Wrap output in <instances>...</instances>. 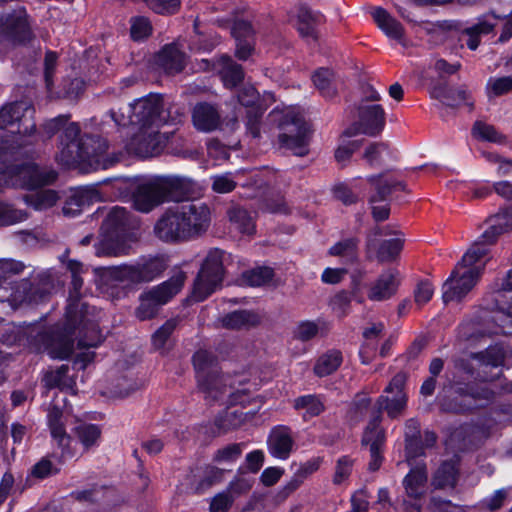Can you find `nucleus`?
<instances>
[{"label":"nucleus","instance_id":"nucleus-1","mask_svg":"<svg viewBox=\"0 0 512 512\" xmlns=\"http://www.w3.org/2000/svg\"><path fill=\"white\" fill-rule=\"evenodd\" d=\"M210 221V209L206 204L185 202L166 209L155 222L153 232L162 242L183 243L204 234Z\"/></svg>","mask_w":512,"mask_h":512},{"label":"nucleus","instance_id":"nucleus-2","mask_svg":"<svg viewBox=\"0 0 512 512\" xmlns=\"http://www.w3.org/2000/svg\"><path fill=\"white\" fill-rule=\"evenodd\" d=\"M109 144L101 138H87L80 134V127L70 122L60 137L59 153L56 159L64 166L86 164L92 170L107 169L122 156L121 153H108Z\"/></svg>","mask_w":512,"mask_h":512},{"label":"nucleus","instance_id":"nucleus-3","mask_svg":"<svg viewBox=\"0 0 512 512\" xmlns=\"http://www.w3.org/2000/svg\"><path fill=\"white\" fill-rule=\"evenodd\" d=\"M406 375L404 373H397L389 382L377 400V410L373 413L372 419L369 422L362 442L369 446L371 460L369 462V469L376 471L379 469L382 457L381 446L384 443V432L379 427L381 421V411H386L387 415L395 419L402 415L407 405V395L405 393Z\"/></svg>","mask_w":512,"mask_h":512},{"label":"nucleus","instance_id":"nucleus-4","mask_svg":"<svg viewBox=\"0 0 512 512\" xmlns=\"http://www.w3.org/2000/svg\"><path fill=\"white\" fill-rule=\"evenodd\" d=\"M193 364L199 390L209 402H218L221 405H244L248 395L243 389H234L228 376H221L217 360L207 350H199L193 356Z\"/></svg>","mask_w":512,"mask_h":512},{"label":"nucleus","instance_id":"nucleus-5","mask_svg":"<svg viewBox=\"0 0 512 512\" xmlns=\"http://www.w3.org/2000/svg\"><path fill=\"white\" fill-rule=\"evenodd\" d=\"M185 279V273L179 271L169 280L143 292L139 297L140 304L135 311L136 317L141 321L155 317L159 308L180 292Z\"/></svg>","mask_w":512,"mask_h":512},{"label":"nucleus","instance_id":"nucleus-6","mask_svg":"<svg viewBox=\"0 0 512 512\" xmlns=\"http://www.w3.org/2000/svg\"><path fill=\"white\" fill-rule=\"evenodd\" d=\"M269 117L272 121L279 122L280 145L291 150L295 155H306L308 152V129L302 118L290 110L286 113L273 110Z\"/></svg>","mask_w":512,"mask_h":512},{"label":"nucleus","instance_id":"nucleus-7","mask_svg":"<svg viewBox=\"0 0 512 512\" xmlns=\"http://www.w3.org/2000/svg\"><path fill=\"white\" fill-rule=\"evenodd\" d=\"M126 111L134 113V122L139 128H160L176 120L164 107L161 96L156 94L135 100L126 106Z\"/></svg>","mask_w":512,"mask_h":512},{"label":"nucleus","instance_id":"nucleus-8","mask_svg":"<svg viewBox=\"0 0 512 512\" xmlns=\"http://www.w3.org/2000/svg\"><path fill=\"white\" fill-rule=\"evenodd\" d=\"M223 251L210 250L197 275L193 287V297L203 301L221 284L223 279Z\"/></svg>","mask_w":512,"mask_h":512},{"label":"nucleus","instance_id":"nucleus-9","mask_svg":"<svg viewBox=\"0 0 512 512\" xmlns=\"http://www.w3.org/2000/svg\"><path fill=\"white\" fill-rule=\"evenodd\" d=\"M0 128L12 134L30 136L36 128L34 108L26 101L11 103L0 110Z\"/></svg>","mask_w":512,"mask_h":512},{"label":"nucleus","instance_id":"nucleus-10","mask_svg":"<svg viewBox=\"0 0 512 512\" xmlns=\"http://www.w3.org/2000/svg\"><path fill=\"white\" fill-rule=\"evenodd\" d=\"M385 110L378 103L359 102L356 106L357 120L345 131L347 137L366 134L376 136L385 126Z\"/></svg>","mask_w":512,"mask_h":512},{"label":"nucleus","instance_id":"nucleus-11","mask_svg":"<svg viewBox=\"0 0 512 512\" xmlns=\"http://www.w3.org/2000/svg\"><path fill=\"white\" fill-rule=\"evenodd\" d=\"M172 133L160 132V128H139L127 144V150L143 158L156 156L164 150Z\"/></svg>","mask_w":512,"mask_h":512},{"label":"nucleus","instance_id":"nucleus-12","mask_svg":"<svg viewBox=\"0 0 512 512\" xmlns=\"http://www.w3.org/2000/svg\"><path fill=\"white\" fill-rule=\"evenodd\" d=\"M368 181L375 186V194L369 198L371 205V214L376 222L385 221L390 215L389 204H378L386 200L387 196L393 191L401 190L407 192L406 184L398 180L384 179L383 175L371 176Z\"/></svg>","mask_w":512,"mask_h":512},{"label":"nucleus","instance_id":"nucleus-13","mask_svg":"<svg viewBox=\"0 0 512 512\" xmlns=\"http://www.w3.org/2000/svg\"><path fill=\"white\" fill-rule=\"evenodd\" d=\"M479 276L467 269H458L455 266L450 277L443 284L444 302L459 301L463 299L477 284Z\"/></svg>","mask_w":512,"mask_h":512},{"label":"nucleus","instance_id":"nucleus-14","mask_svg":"<svg viewBox=\"0 0 512 512\" xmlns=\"http://www.w3.org/2000/svg\"><path fill=\"white\" fill-rule=\"evenodd\" d=\"M56 177L57 174L52 169L26 163L13 170V185L32 190L52 183Z\"/></svg>","mask_w":512,"mask_h":512},{"label":"nucleus","instance_id":"nucleus-15","mask_svg":"<svg viewBox=\"0 0 512 512\" xmlns=\"http://www.w3.org/2000/svg\"><path fill=\"white\" fill-rule=\"evenodd\" d=\"M490 245L491 244H488L486 241H483L480 236L456 264L458 269H467L480 277L489 260L488 247Z\"/></svg>","mask_w":512,"mask_h":512},{"label":"nucleus","instance_id":"nucleus-16","mask_svg":"<svg viewBox=\"0 0 512 512\" xmlns=\"http://www.w3.org/2000/svg\"><path fill=\"white\" fill-rule=\"evenodd\" d=\"M231 34L236 42V56L240 60H246L254 51L255 29L252 24L245 19H237L231 26Z\"/></svg>","mask_w":512,"mask_h":512},{"label":"nucleus","instance_id":"nucleus-17","mask_svg":"<svg viewBox=\"0 0 512 512\" xmlns=\"http://www.w3.org/2000/svg\"><path fill=\"white\" fill-rule=\"evenodd\" d=\"M0 33L13 41L24 42L30 38L31 32L25 11L19 10L0 17Z\"/></svg>","mask_w":512,"mask_h":512},{"label":"nucleus","instance_id":"nucleus-18","mask_svg":"<svg viewBox=\"0 0 512 512\" xmlns=\"http://www.w3.org/2000/svg\"><path fill=\"white\" fill-rule=\"evenodd\" d=\"M132 199L134 208L144 213L163 203L155 178L139 184L133 192Z\"/></svg>","mask_w":512,"mask_h":512},{"label":"nucleus","instance_id":"nucleus-19","mask_svg":"<svg viewBox=\"0 0 512 512\" xmlns=\"http://www.w3.org/2000/svg\"><path fill=\"white\" fill-rule=\"evenodd\" d=\"M71 308L72 306L69 307L67 312L68 324L64 333L53 336L46 346L48 354L54 359H67L73 352L74 344L70 334L77 321L71 316Z\"/></svg>","mask_w":512,"mask_h":512},{"label":"nucleus","instance_id":"nucleus-20","mask_svg":"<svg viewBox=\"0 0 512 512\" xmlns=\"http://www.w3.org/2000/svg\"><path fill=\"white\" fill-rule=\"evenodd\" d=\"M399 285V273L389 269L383 272L368 291V298L372 301H385L391 298L397 291Z\"/></svg>","mask_w":512,"mask_h":512},{"label":"nucleus","instance_id":"nucleus-21","mask_svg":"<svg viewBox=\"0 0 512 512\" xmlns=\"http://www.w3.org/2000/svg\"><path fill=\"white\" fill-rule=\"evenodd\" d=\"M269 453L280 460H286L294 446V439L289 428L280 426L274 428L267 440Z\"/></svg>","mask_w":512,"mask_h":512},{"label":"nucleus","instance_id":"nucleus-22","mask_svg":"<svg viewBox=\"0 0 512 512\" xmlns=\"http://www.w3.org/2000/svg\"><path fill=\"white\" fill-rule=\"evenodd\" d=\"M431 96L440 100L447 106L466 105L470 111L474 108V101L472 100L471 92L465 87L452 89L443 85H438L432 88Z\"/></svg>","mask_w":512,"mask_h":512},{"label":"nucleus","instance_id":"nucleus-23","mask_svg":"<svg viewBox=\"0 0 512 512\" xmlns=\"http://www.w3.org/2000/svg\"><path fill=\"white\" fill-rule=\"evenodd\" d=\"M131 249L129 242L118 232L105 235L96 245L95 254L98 257H118L127 255Z\"/></svg>","mask_w":512,"mask_h":512},{"label":"nucleus","instance_id":"nucleus-24","mask_svg":"<svg viewBox=\"0 0 512 512\" xmlns=\"http://www.w3.org/2000/svg\"><path fill=\"white\" fill-rule=\"evenodd\" d=\"M193 124L197 130L210 132L220 124V115L216 108L207 103L197 104L192 114Z\"/></svg>","mask_w":512,"mask_h":512},{"label":"nucleus","instance_id":"nucleus-25","mask_svg":"<svg viewBox=\"0 0 512 512\" xmlns=\"http://www.w3.org/2000/svg\"><path fill=\"white\" fill-rule=\"evenodd\" d=\"M157 64L168 74L178 73L185 67V54L176 45H167L157 55Z\"/></svg>","mask_w":512,"mask_h":512},{"label":"nucleus","instance_id":"nucleus-26","mask_svg":"<svg viewBox=\"0 0 512 512\" xmlns=\"http://www.w3.org/2000/svg\"><path fill=\"white\" fill-rule=\"evenodd\" d=\"M163 202L179 201L186 194L188 182L180 177L168 176L155 178Z\"/></svg>","mask_w":512,"mask_h":512},{"label":"nucleus","instance_id":"nucleus-27","mask_svg":"<svg viewBox=\"0 0 512 512\" xmlns=\"http://www.w3.org/2000/svg\"><path fill=\"white\" fill-rule=\"evenodd\" d=\"M490 222V226L482 233L481 239L488 244H494L502 233L512 228V208L492 216Z\"/></svg>","mask_w":512,"mask_h":512},{"label":"nucleus","instance_id":"nucleus-28","mask_svg":"<svg viewBox=\"0 0 512 512\" xmlns=\"http://www.w3.org/2000/svg\"><path fill=\"white\" fill-rule=\"evenodd\" d=\"M213 69H216L221 74L226 87H235L244 77L241 66L234 63L227 55L221 56L217 62L213 64Z\"/></svg>","mask_w":512,"mask_h":512},{"label":"nucleus","instance_id":"nucleus-29","mask_svg":"<svg viewBox=\"0 0 512 512\" xmlns=\"http://www.w3.org/2000/svg\"><path fill=\"white\" fill-rule=\"evenodd\" d=\"M495 302L494 307L499 311L512 316V270L498 284L492 293Z\"/></svg>","mask_w":512,"mask_h":512},{"label":"nucleus","instance_id":"nucleus-30","mask_svg":"<svg viewBox=\"0 0 512 512\" xmlns=\"http://www.w3.org/2000/svg\"><path fill=\"white\" fill-rule=\"evenodd\" d=\"M377 26L389 38L400 41L404 35L403 26L392 17L385 9L378 7L372 13Z\"/></svg>","mask_w":512,"mask_h":512},{"label":"nucleus","instance_id":"nucleus-31","mask_svg":"<svg viewBox=\"0 0 512 512\" xmlns=\"http://www.w3.org/2000/svg\"><path fill=\"white\" fill-rule=\"evenodd\" d=\"M322 464L321 457H313L297 465L291 480L287 483L285 489L292 492L299 488L304 481L314 474ZM296 466V464H294Z\"/></svg>","mask_w":512,"mask_h":512},{"label":"nucleus","instance_id":"nucleus-32","mask_svg":"<svg viewBox=\"0 0 512 512\" xmlns=\"http://www.w3.org/2000/svg\"><path fill=\"white\" fill-rule=\"evenodd\" d=\"M321 21V16L312 13L306 8L299 10L297 15L296 28L301 35L307 41H317L316 26Z\"/></svg>","mask_w":512,"mask_h":512},{"label":"nucleus","instance_id":"nucleus-33","mask_svg":"<svg viewBox=\"0 0 512 512\" xmlns=\"http://www.w3.org/2000/svg\"><path fill=\"white\" fill-rule=\"evenodd\" d=\"M427 472L425 467H416L404 478L403 485L407 495L411 498H420L425 493Z\"/></svg>","mask_w":512,"mask_h":512},{"label":"nucleus","instance_id":"nucleus-34","mask_svg":"<svg viewBox=\"0 0 512 512\" xmlns=\"http://www.w3.org/2000/svg\"><path fill=\"white\" fill-rule=\"evenodd\" d=\"M62 416V411L58 407L53 406L48 411L47 423L50 428L52 438L57 441L60 447L65 448L70 443V437L66 433Z\"/></svg>","mask_w":512,"mask_h":512},{"label":"nucleus","instance_id":"nucleus-35","mask_svg":"<svg viewBox=\"0 0 512 512\" xmlns=\"http://www.w3.org/2000/svg\"><path fill=\"white\" fill-rule=\"evenodd\" d=\"M134 266L137 283L151 281L166 269L165 261L160 257L150 258Z\"/></svg>","mask_w":512,"mask_h":512},{"label":"nucleus","instance_id":"nucleus-36","mask_svg":"<svg viewBox=\"0 0 512 512\" xmlns=\"http://www.w3.org/2000/svg\"><path fill=\"white\" fill-rule=\"evenodd\" d=\"M259 320L257 314L247 310H239L225 315L221 319V324L228 329H241L254 326L259 323Z\"/></svg>","mask_w":512,"mask_h":512},{"label":"nucleus","instance_id":"nucleus-37","mask_svg":"<svg viewBox=\"0 0 512 512\" xmlns=\"http://www.w3.org/2000/svg\"><path fill=\"white\" fill-rule=\"evenodd\" d=\"M293 407L298 411H303L305 420L320 415L325 409L322 399L316 395L297 397L293 402Z\"/></svg>","mask_w":512,"mask_h":512},{"label":"nucleus","instance_id":"nucleus-38","mask_svg":"<svg viewBox=\"0 0 512 512\" xmlns=\"http://www.w3.org/2000/svg\"><path fill=\"white\" fill-rule=\"evenodd\" d=\"M101 429L95 424H80L75 428V436L85 452L99 445Z\"/></svg>","mask_w":512,"mask_h":512},{"label":"nucleus","instance_id":"nucleus-39","mask_svg":"<svg viewBox=\"0 0 512 512\" xmlns=\"http://www.w3.org/2000/svg\"><path fill=\"white\" fill-rule=\"evenodd\" d=\"M457 474L456 462H444L437 469L432 484L435 488L440 489L454 488L457 482Z\"/></svg>","mask_w":512,"mask_h":512},{"label":"nucleus","instance_id":"nucleus-40","mask_svg":"<svg viewBox=\"0 0 512 512\" xmlns=\"http://www.w3.org/2000/svg\"><path fill=\"white\" fill-rule=\"evenodd\" d=\"M342 363V354L337 350H330L322 354L316 361L314 373L318 377H325L335 372Z\"/></svg>","mask_w":512,"mask_h":512},{"label":"nucleus","instance_id":"nucleus-41","mask_svg":"<svg viewBox=\"0 0 512 512\" xmlns=\"http://www.w3.org/2000/svg\"><path fill=\"white\" fill-rule=\"evenodd\" d=\"M404 239L402 237H394L383 242H377L376 249H372V252L376 254L379 261H391L399 255L403 248Z\"/></svg>","mask_w":512,"mask_h":512},{"label":"nucleus","instance_id":"nucleus-42","mask_svg":"<svg viewBox=\"0 0 512 512\" xmlns=\"http://www.w3.org/2000/svg\"><path fill=\"white\" fill-rule=\"evenodd\" d=\"M227 214L230 222L241 233L251 234L254 232L255 225L253 217L246 209L239 206H233L228 210Z\"/></svg>","mask_w":512,"mask_h":512},{"label":"nucleus","instance_id":"nucleus-43","mask_svg":"<svg viewBox=\"0 0 512 512\" xmlns=\"http://www.w3.org/2000/svg\"><path fill=\"white\" fill-rule=\"evenodd\" d=\"M313 83L325 98H333L336 95V86L334 83V74L328 69H319L313 75Z\"/></svg>","mask_w":512,"mask_h":512},{"label":"nucleus","instance_id":"nucleus-44","mask_svg":"<svg viewBox=\"0 0 512 512\" xmlns=\"http://www.w3.org/2000/svg\"><path fill=\"white\" fill-rule=\"evenodd\" d=\"M25 202L36 210H45L56 204L59 199L58 193L54 190H41L34 194L25 196Z\"/></svg>","mask_w":512,"mask_h":512},{"label":"nucleus","instance_id":"nucleus-45","mask_svg":"<svg viewBox=\"0 0 512 512\" xmlns=\"http://www.w3.org/2000/svg\"><path fill=\"white\" fill-rule=\"evenodd\" d=\"M472 134L475 138L494 143H503L505 137L500 134L492 125L477 121L473 125Z\"/></svg>","mask_w":512,"mask_h":512},{"label":"nucleus","instance_id":"nucleus-46","mask_svg":"<svg viewBox=\"0 0 512 512\" xmlns=\"http://www.w3.org/2000/svg\"><path fill=\"white\" fill-rule=\"evenodd\" d=\"M512 90V76L491 77L486 84L489 98L504 95Z\"/></svg>","mask_w":512,"mask_h":512},{"label":"nucleus","instance_id":"nucleus-47","mask_svg":"<svg viewBox=\"0 0 512 512\" xmlns=\"http://www.w3.org/2000/svg\"><path fill=\"white\" fill-rule=\"evenodd\" d=\"M473 358L479 360L484 365L498 367L503 364L504 350L499 345L490 346L484 352L473 354Z\"/></svg>","mask_w":512,"mask_h":512},{"label":"nucleus","instance_id":"nucleus-48","mask_svg":"<svg viewBox=\"0 0 512 512\" xmlns=\"http://www.w3.org/2000/svg\"><path fill=\"white\" fill-rule=\"evenodd\" d=\"M273 276V269L258 267L243 273V280L250 286H262L270 282Z\"/></svg>","mask_w":512,"mask_h":512},{"label":"nucleus","instance_id":"nucleus-49","mask_svg":"<svg viewBox=\"0 0 512 512\" xmlns=\"http://www.w3.org/2000/svg\"><path fill=\"white\" fill-rule=\"evenodd\" d=\"M128 223V213L125 208L113 207L108 213L104 226L111 230V232H118L122 227Z\"/></svg>","mask_w":512,"mask_h":512},{"label":"nucleus","instance_id":"nucleus-50","mask_svg":"<svg viewBox=\"0 0 512 512\" xmlns=\"http://www.w3.org/2000/svg\"><path fill=\"white\" fill-rule=\"evenodd\" d=\"M382 236L401 237V233L391 225L375 226L367 235L366 247L368 252H371L372 249H376L377 242H379V238Z\"/></svg>","mask_w":512,"mask_h":512},{"label":"nucleus","instance_id":"nucleus-51","mask_svg":"<svg viewBox=\"0 0 512 512\" xmlns=\"http://www.w3.org/2000/svg\"><path fill=\"white\" fill-rule=\"evenodd\" d=\"M211 181L212 190L219 194L230 193L237 186L236 178L232 173L213 175Z\"/></svg>","mask_w":512,"mask_h":512},{"label":"nucleus","instance_id":"nucleus-52","mask_svg":"<svg viewBox=\"0 0 512 512\" xmlns=\"http://www.w3.org/2000/svg\"><path fill=\"white\" fill-rule=\"evenodd\" d=\"M222 478L223 470L214 466H207L202 473L198 485L196 486V491L203 492L212 485L221 482Z\"/></svg>","mask_w":512,"mask_h":512},{"label":"nucleus","instance_id":"nucleus-53","mask_svg":"<svg viewBox=\"0 0 512 512\" xmlns=\"http://www.w3.org/2000/svg\"><path fill=\"white\" fill-rule=\"evenodd\" d=\"M152 32V25L150 21L143 16L131 19L130 33L135 41H140L147 38Z\"/></svg>","mask_w":512,"mask_h":512},{"label":"nucleus","instance_id":"nucleus-54","mask_svg":"<svg viewBox=\"0 0 512 512\" xmlns=\"http://www.w3.org/2000/svg\"><path fill=\"white\" fill-rule=\"evenodd\" d=\"M242 454V444L233 443L218 449L213 457L217 463H232Z\"/></svg>","mask_w":512,"mask_h":512},{"label":"nucleus","instance_id":"nucleus-55","mask_svg":"<svg viewBox=\"0 0 512 512\" xmlns=\"http://www.w3.org/2000/svg\"><path fill=\"white\" fill-rule=\"evenodd\" d=\"M265 111L263 106L247 109L246 128L252 137L258 138L261 132V117Z\"/></svg>","mask_w":512,"mask_h":512},{"label":"nucleus","instance_id":"nucleus-56","mask_svg":"<svg viewBox=\"0 0 512 512\" xmlns=\"http://www.w3.org/2000/svg\"><path fill=\"white\" fill-rule=\"evenodd\" d=\"M27 218L22 210L13 209L10 205L0 202V226L12 225Z\"/></svg>","mask_w":512,"mask_h":512},{"label":"nucleus","instance_id":"nucleus-57","mask_svg":"<svg viewBox=\"0 0 512 512\" xmlns=\"http://www.w3.org/2000/svg\"><path fill=\"white\" fill-rule=\"evenodd\" d=\"M108 275L119 282L137 283V276L134 265H121L107 269Z\"/></svg>","mask_w":512,"mask_h":512},{"label":"nucleus","instance_id":"nucleus-58","mask_svg":"<svg viewBox=\"0 0 512 512\" xmlns=\"http://www.w3.org/2000/svg\"><path fill=\"white\" fill-rule=\"evenodd\" d=\"M389 154L388 147L384 143H372L364 152L363 158L371 165H378L385 155Z\"/></svg>","mask_w":512,"mask_h":512},{"label":"nucleus","instance_id":"nucleus-59","mask_svg":"<svg viewBox=\"0 0 512 512\" xmlns=\"http://www.w3.org/2000/svg\"><path fill=\"white\" fill-rule=\"evenodd\" d=\"M358 246L356 238H348L337 242L329 249V254L332 256H342L353 258Z\"/></svg>","mask_w":512,"mask_h":512},{"label":"nucleus","instance_id":"nucleus-60","mask_svg":"<svg viewBox=\"0 0 512 512\" xmlns=\"http://www.w3.org/2000/svg\"><path fill=\"white\" fill-rule=\"evenodd\" d=\"M177 326L176 319H170L166 321L152 336L153 346L157 349H161L165 346L170 335Z\"/></svg>","mask_w":512,"mask_h":512},{"label":"nucleus","instance_id":"nucleus-61","mask_svg":"<svg viewBox=\"0 0 512 512\" xmlns=\"http://www.w3.org/2000/svg\"><path fill=\"white\" fill-rule=\"evenodd\" d=\"M139 388L138 384L128 377L120 378L113 386L111 393L114 397L125 398Z\"/></svg>","mask_w":512,"mask_h":512},{"label":"nucleus","instance_id":"nucleus-62","mask_svg":"<svg viewBox=\"0 0 512 512\" xmlns=\"http://www.w3.org/2000/svg\"><path fill=\"white\" fill-rule=\"evenodd\" d=\"M455 392L461 396H471L475 400L490 401L494 398V392L487 387L475 389L473 386L456 387Z\"/></svg>","mask_w":512,"mask_h":512},{"label":"nucleus","instance_id":"nucleus-63","mask_svg":"<svg viewBox=\"0 0 512 512\" xmlns=\"http://www.w3.org/2000/svg\"><path fill=\"white\" fill-rule=\"evenodd\" d=\"M92 190L90 189H78L74 191L64 206V212L68 213L70 207H83L88 204L92 198Z\"/></svg>","mask_w":512,"mask_h":512},{"label":"nucleus","instance_id":"nucleus-64","mask_svg":"<svg viewBox=\"0 0 512 512\" xmlns=\"http://www.w3.org/2000/svg\"><path fill=\"white\" fill-rule=\"evenodd\" d=\"M352 467L353 461L350 458L347 456L341 457L336 464L333 482L335 484H341L344 482L350 476Z\"/></svg>","mask_w":512,"mask_h":512}]
</instances>
